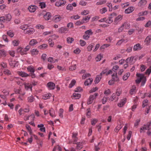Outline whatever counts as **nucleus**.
<instances>
[{
    "mask_svg": "<svg viewBox=\"0 0 151 151\" xmlns=\"http://www.w3.org/2000/svg\"><path fill=\"white\" fill-rule=\"evenodd\" d=\"M123 15H119L116 17L114 20V24H119L120 21L122 19Z\"/></svg>",
    "mask_w": 151,
    "mask_h": 151,
    "instance_id": "nucleus-8",
    "label": "nucleus"
},
{
    "mask_svg": "<svg viewBox=\"0 0 151 151\" xmlns=\"http://www.w3.org/2000/svg\"><path fill=\"white\" fill-rule=\"evenodd\" d=\"M85 34L89 35L90 36V35L93 34V33L92 31V30L90 29L86 31L85 32Z\"/></svg>",
    "mask_w": 151,
    "mask_h": 151,
    "instance_id": "nucleus-48",
    "label": "nucleus"
},
{
    "mask_svg": "<svg viewBox=\"0 0 151 151\" xmlns=\"http://www.w3.org/2000/svg\"><path fill=\"white\" fill-rule=\"evenodd\" d=\"M69 31V29L65 27H62L58 29V32L61 34H66Z\"/></svg>",
    "mask_w": 151,
    "mask_h": 151,
    "instance_id": "nucleus-5",
    "label": "nucleus"
},
{
    "mask_svg": "<svg viewBox=\"0 0 151 151\" xmlns=\"http://www.w3.org/2000/svg\"><path fill=\"white\" fill-rule=\"evenodd\" d=\"M151 41V35H149L147 36L145 40V42H146L147 44L148 45H149Z\"/></svg>",
    "mask_w": 151,
    "mask_h": 151,
    "instance_id": "nucleus-27",
    "label": "nucleus"
},
{
    "mask_svg": "<svg viewBox=\"0 0 151 151\" xmlns=\"http://www.w3.org/2000/svg\"><path fill=\"white\" fill-rule=\"evenodd\" d=\"M48 61L50 63H54L58 61L57 59H54L53 58L51 57H49L47 59Z\"/></svg>",
    "mask_w": 151,
    "mask_h": 151,
    "instance_id": "nucleus-34",
    "label": "nucleus"
},
{
    "mask_svg": "<svg viewBox=\"0 0 151 151\" xmlns=\"http://www.w3.org/2000/svg\"><path fill=\"white\" fill-rule=\"evenodd\" d=\"M6 20L8 21H10L12 19L11 15L9 14H7L5 15Z\"/></svg>",
    "mask_w": 151,
    "mask_h": 151,
    "instance_id": "nucleus-41",
    "label": "nucleus"
},
{
    "mask_svg": "<svg viewBox=\"0 0 151 151\" xmlns=\"http://www.w3.org/2000/svg\"><path fill=\"white\" fill-rule=\"evenodd\" d=\"M107 11V9L106 7H104L100 9V13L101 14L105 13Z\"/></svg>",
    "mask_w": 151,
    "mask_h": 151,
    "instance_id": "nucleus-46",
    "label": "nucleus"
},
{
    "mask_svg": "<svg viewBox=\"0 0 151 151\" xmlns=\"http://www.w3.org/2000/svg\"><path fill=\"white\" fill-rule=\"evenodd\" d=\"M40 6L41 8H45L46 6L44 2H40Z\"/></svg>",
    "mask_w": 151,
    "mask_h": 151,
    "instance_id": "nucleus-64",
    "label": "nucleus"
},
{
    "mask_svg": "<svg viewBox=\"0 0 151 151\" xmlns=\"http://www.w3.org/2000/svg\"><path fill=\"white\" fill-rule=\"evenodd\" d=\"M9 63L10 66L12 68L17 66L18 65L17 62L15 61L9 60Z\"/></svg>",
    "mask_w": 151,
    "mask_h": 151,
    "instance_id": "nucleus-15",
    "label": "nucleus"
},
{
    "mask_svg": "<svg viewBox=\"0 0 151 151\" xmlns=\"http://www.w3.org/2000/svg\"><path fill=\"white\" fill-rule=\"evenodd\" d=\"M136 75L138 78L135 80V82L136 83L138 84L140 82L143 78H144V75L142 74L137 73Z\"/></svg>",
    "mask_w": 151,
    "mask_h": 151,
    "instance_id": "nucleus-9",
    "label": "nucleus"
},
{
    "mask_svg": "<svg viewBox=\"0 0 151 151\" xmlns=\"http://www.w3.org/2000/svg\"><path fill=\"white\" fill-rule=\"evenodd\" d=\"M133 7L131 6L126 9L125 11V12L126 14H129L132 12L134 10Z\"/></svg>",
    "mask_w": 151,
    "mask_h": 151,
    "instance_id": "nucleus-16",
    "label": "nucleus"
},
{
    "mask_svg": "<svg viewBox=\"0 0 151 151\" xmlns=\"http://www.w3.org/2000/svg\"><path fill=\"white\" fill-rule=\"evenodd\" d=\"M127 101V99L126 98H124L122 99L117 104L118 106L119 107H122L126 103Z\"/></svg>",
    "mask_w": 151,
    "mask_h": 151,
    "instance_id": "nucleus-11",
    "label": "nucleus"
},
{
    "mask_svg": "<svg viewBox=\"0 0 151 151\" xmlns=\"http://www.w3.org/2000/svg\"><path fill=\"white\" fill-rule=\"evenodd\" d=\"M31 54L32 55H36L38 53V51L36 49H34L30 51Z\"/></svg>",
    "mask_w": 151,
    "mask_h": 151,
    "instance_id": "nucleus-29",
    "label": "nucleus"
},
{
    "mask_svg": "<svg viewBox=\"0 0 151 151\" xmlns=\"http://www.w3.org/2000/svg\"><path fill=\"white\" fill-rule=\"evenodd\" d=\"M124 28L126 29H128L130 27V24L127 22H125L122 24Z\"/></svg>",
    "mask_w": 151,
    "mask_h": 151,
    "instance_id": "nucleus-31",
    "label": "nucleus"
},
{
    "mask_svg": "<svg viewBox=\"0 0 151 151\" xmlns=\"http://www.w3.org/2000/svg\"><path fill=\"white\" fill-rule=\"evenodd\" d=\"M20 43L19 40H14L12 41V44L14 46H17Z\"/></svg>",
    "mask_w": 151,
    "mask_h": 151,
    "instance_id": "nucleus-30",
    "label": "nucleus"
},
{
    "mask_svg": "<svg viewBox=\"0 0 151 151\" xmlns=\"http://www.w3.org/2000/svg\"><path fill=\"white\" fill-rule=\"evenodd\" d=\"M116 13H113L111 14L110 17H109L107 19L106 18V23L108 24L112 23L113 22V19H112L113 17H114L116 16Z\"/></svg>",
    "mask_w": 151,
    "mask_h": 151,
    "instance_id": "nucleus-4",
    "label": "nucleus"
},
{
    "mask_svg": "<svg viewBox=\"0 0 151 151\" xmlns=\"http://www.w3.org/2000/svg\"><path fill=\"white\" fill-rule=\"evenodd\" d=\"M9 53L10 55L12 57H14L15 56V51L14 50H9Z\"/></svg>",
    "mask_w": 151,
    "mask_h": 151,
    "instance_id": "nucleus-63",
    "label": "nucleus"
},
{
    "mask_svg": "<svg viewBox=\"0 0 151 151\" xmlns=\"http://www.w3.org/2000/svg\"><path fill=\"white\" fill-rule=\"evenodd\" d=\"M38 42L35 39H33L31 40L29 42V45L31 46H34Z\"/></svg>",
    "mask_w": 151,
    "mask_h": 151,
    "instance_id": "nucleus-20",
    "label": "nucleus"
},
{
    "mask_svg": "<svg viewBox=\"0 0 151 151\" xmlns=\"http://www.w3.org/2000/svg\"><path fill=\"white\" fill-rule=\"evenodd\" d=\"M105 95L106 96H108L111 93V91L109 89L105 90L104 92Z\"/></svg>",
    "mask_w": 151,
    "mask_h": 151,
    "instance_id": "nucleus-56",
    "label": "nucleus"
},
{
    "mask_svg": "<svg viewBox=\"0 0 151 151\" xmlns=\"http://www.w3.org/2000/svg\"><path fill=\"white\" fill-rule=\"evenodd\" d=\"M147 1L145 0H141L138 3L139 6L143 7L146 4Z\"/></svg>",
    "mask_w": 151,
    "mask_h": 151,
    "instance_id": "nucleus-21",
    "label": "nucleus"
},
{
    "mask_svg": "<svg viewBox=\"0 0 151 151\" xmlns=\"http://www.w3.org/2000/svg\"><path fill=\"white\" fill-rule=\"evenodd\" d=\"M38 9V7L35 5H31L29 6L28 9L29 11L31 13L34 12Z\"/></svg>",
    "mask_w": 151,
    "mask_h": 151,
    "instance_id": "nucleus-7",
    "label": "nucleus"
},
{
    "mask_svg": "<svg viewBox=\"0 0 151 151\" xmlns=\"http://www.w3.org/2000/svg\"><path fill=\"white\" fill-rule=\"evenodd\" d=\"M90 19V17L88 16L85 17L82 20V22L83 23L89 21Z\"/></svg>",
    "mask_w": 151,
    "mask_h": 151,
    "instance_id": "nucleus-37",
    "label": "nucleus"
},
{
    "mask_svg": "<svg viewBox=\"0 0 151 151\" xmlns=\"http://www.w3.org/2000/svg\"><path fill=\"white\" fill-rule=\"evenodd\" d=\"M61 18V17L60 15H56L53 17V20L55 22H58L60 21Z\"/></svg>",
    "mask_w": 151,
    "mask_h": 151,
    "instance_id": "nucleus-18",
    "label": "nucleus"
},
{
    "mask_svg": "<svg viewBox=\"0 0 151 151\" xmlns=\"http://www.w3.org/2000/svg\"><path fill=\"white\" fill-rule=\"evenodd\" d=\"M26 127L27 129L28 130L30 134L31 135L32 134V131L31 129V128L30 126L29 125H26Z\"/></svg>",
    "mask_w": 151,
    "mask_h": 151,
    "instance_id": "nucleus-51",
    "label": "nucleus"
},
{
    "mask_svg": "<svg viewBox=\"0 0 151 151\" xmlns=\"http://www.w3.org/2000/svg\"><path fill=\"white\" fill-rule=\"evenodd\" d=\"M103 58V55L102 54H100L97 55L95 58L96 61L98 62L100 61Z\"/></svg>",
    "mask_w": 151,
    "mask_h": 151,
    "instance_id": "nucleus-42",
    "label": "nucleus"
},
{
    "mask_svg": "<svg viewBox=\"0 0 151 151\" xmlns=\"http://www.w3.org/2000/svg\"><path fill=\"white\" fill-rule=\"evenodd\" d=\"M107 0H100L99 1L97 2L96 4L97 5H101L105 3Z\"/></svg>",
    "mask_w": 151,
    "mask_h": 151,
    "instance_id": "nucleus-39",
    "label": "nucleus"
},
{
    "mask_svg": "<svg viewBox=\"0 0 151 151\" xmlns=\"http://www.w3.org/2000/svg\"><path fill=\"white\" fill-rule=\"evenodd\" d=\"M122 128V126L121 124L118 125L115 128V131L116 132H117L119 130L121 129Z\"/></svg>",
    "mask_w": 151,
    "mask_h": 151,
    "instance_id": "nucleus-52",
    "label": "nucleus"
},
{
    "mask_svg": "<svg viewBox=\"0 0 151 151\" xmlns=\"http://www.w3.org/2000/svg\"><path fill=\"white\" fill-rule=\"evenodd\" d=\"M93 80L92 78H88L84 82V85L85 86H88L91 84L93 81Z\"/></svg>",
    "mask_w": 151,
    "mask_h": 151,
    "instance_id": "nucleus-26",
    "label": "nucleus"
},
{
    "mask_svg": "<svg viewBox=\"0 0 151 151\" xmlns=\"http://www.w3.org/2000/svg\"><path fill=\"white\" fill-rule=\"evenodd\" d=\"M29 27V26L27 24H23L20 27V29H22L24 31L26 30L27 28Z\"/></svg>",
    "mask_w": 151,
    "mask_h": 151,
    "instance_id": "nucleus-43",
    "label": "nucleus"
},
{
    "mask_svg": "<svg viewBox=\"0 0 151 151\" xmlns=\"http://www.w3.org/2000/svg\"><path fill=\"white\" fill-rule=\"evenodd\" d=\"M148 101L147 100H145L143 101L142 107L143 108L145 107L148 104Z\"/></svg>",
    "mask_w": 151,
    "mask_h": 151,
    "instance_id": "nucleus-60",
    "label": "nucleus"
},
{
    "mask_svg": "<svg viewBox=\"0 0 151 151\" xmlns=\"http://www.w3.org/2000/svg\"><path fill=\"white\" fill-rule=\"evenodd\" d=\"M80 43L81 46H84L86 44V42L83 40H80Z\"/></svg>",
    "mask_w": 151,
    "mask_h": 151,
    "instance_id": "nucleus-59",
    "label": "nucleus"
},
{
    "mask_svg": "<svg viewBox=\"0 0 151 151\" xmlns=\"http://www.w3.org/2000/svg\"><path fill=\"white\" fill-rule=\"evenodd\" d=\"M122 93V90L121 89L119 88L117 89L116 94L118 96H119Z\"/></svg>",
    "mask_w": 151,
    "mask_h": 151,
    "instance_id": "nucleus-53",
    "label": "nucleus"
},
{
    "mask_svg": "<svg viewBox=\"0 0 151 151\" xmlns=\"http://www.w3.org/2000/svg\"><path fill=\"white\" fill-rule=\"evenodd\" d=\"M47 44H44L39 46L40 48L42 49H45L47 47Z\"/></svg>",
    "mask_w": 151,
    "mask_h": 151,
    "instance_id": "nucleus-61",
    "label": "nucleus"
},
{
    "mask_svg": "<svg viewBox=\"0 0 151 151\" xmlns=\"http://www.w3.org/2000/svg\"><path fill=\"white\" fill-rule=\"evenodd\" d=\"M35 99L33 96L32 95H31V96L28 97L27 98V100L29 102H32Z\"/></svg>",
    "mask_w": 151,
    "mask_h": 151,
    "instance_id": "nucleus-44",
    "label": "nucleus"
},
{
    "mask_svg": "<svg viewBox=\"0 0 151 151\" xmlns=\"http://www.w3.org/2000/svg\"><path fill=\"white\" fill-rule=\"evenodd\" d=\"M74 39L73 38L68 37L67 39V41L68 43H71L73 41Z\"/></svg>",
    "mask_w": 151,
    "mask_h": 151,
    "instance_id": "nucleus-55",
    "label": "nucleus"
},
{
    "mask_svg": "<svg viewBox=\"0 0 151 151\" xmlns=\"http://www.w3.org/2000/svg\"><path fill=\"white\" fill-rule=\"evenodd\" d=\"M4 74L8 76L11 75V72L10 71L7 69H5L4 71Z\"/></svg>",
    "mask_w": 151,
    "mask_h": 151,
    "instance_id": "nucleus-45",
    "label": "nucleus"
},
{
    "mask_svg": "<svg viewBox=\"0 0 151 151\" xmlns=\"http://www.w3.org/2000/svg\"><path fill=\"white\" fill-rule=\"evenodd\" d=\"M115 99H116V101H117L119 99V98L118 97L116 98V94L114 93L112 94L111 96L109 98V101H112Z\"/></svg>",
    "mask_w": 151,
    "mask_h": 151,
    "instance_id": "nucleus-22",
    "label": "nucleus"
},
{
    "mask_svg": "<svg viewBox=\"0 0 151 151\" xmlns=\"http://www.w3.org/2000/svg\"><path fill=\"white\" fill-rule=\"evenodd\" d=\"M142 81L141 84V86H143L145 84L146 81V77L144 75V78L142 80Z\"/></svg>",
    "mask_w": 151,
    "mask_h": 151,
    "instance_id": "nucleus-57",
    "label": "nucleus"
},
{
    "mask_svg": "<svg viewBox=\"0 0 151 151\" xmlns=\"http://www.w3.org/2000/svg\"><path fill=\"white\" fill-rule=\"evenodd\" d=\"M141 49L140 45L138 43L134 45L133 47V50L134 51L139 50Z\"/></svg>",
    "mask_w": 151,
    "mask_h": 151,
    "instance_id": "nucleus-28",
    "label": "nucleus"
},
{
    "mask_svg": "<svg viewBox=\"0 0 151 151\" xmlns=\"http://www.w3.org/2000/svg\"><path fill=\"white\" fill-rule=\"evenodd\" d=\"M73 9V7L72 6L71 4H68L66 6V9L67 10H68L70 11H72Z\"/></svg>",
    "mask_w": 151,
    "mask_h": 151,
    "instance_id": "nucleus-47",
    "label": "nucleus"
},
{
    "mask_svg": "<svg viewBox=\"0 0 151 151\" xmlns=\"http://www.w3.org/2000/svg\"><path fill=\"white\" fill-rule=\"evenodd\" d=\"M93 47V44L89 45L87 47V50L88 51H91L92 50V48Z\"/></svg>",
    "mask_w": 151,
    "mask_h": 151,
    "instance_id": "nucleus-54",
    "label": "nucleus"
},
{
    "mask_svg": "<svg viewBox=\"0 0 151 151\" xmlns=\"http://www.w3.org/2000/svg\"><path fill=\"white\" fill-rule=\"evenodd\" d=\"M7 35L11 37H12L14 36V34L13 32L10 31H8L7 32Z\"/></svg>",
    "mask_w": 151,
    "mask_h": 151,
    "instance_id": "nucleus-58",
    "label": "nucleus"
},
{
    "mask_svg": "<svg viewBox=\"0 0 151 151\" xmlns=\"http://www.w3.org/2000/svg\"><path fill=\"white\" fill-rule=\"evenodd\" d=\"M73 96L74 97V99H78L81 97V95L78 93H74L73 94Z\"/></svg>",
    "mask_w": 151,
    "mask_h": 151,
    "instance_id": "nucleus-35",
    "label": "nucleus"
},
{
    "mask_svg": "<svg viewBox=\"0 0 151 151\" xmlns=\"http://www.w3.org/2000/svg\"><path fill=\"white\" fill-rule=\"evenodd\" d=\"M134 58L135 57L133 56H131L130 57L128 58L126 60V62L127 63H129L131 65L133 64L136 61Z\"/></svg>",
    "mask_w": 151,
    "mask_h": 151,
    "instance_id": "nucleus-2",
    "label": "nucleus"
},
{
    "mask_svg": "<svg viewBox=\"0 0 151 151\" xmlns=\"http://www.w3.org/2000/svg\"><path fill=\"white\" fill-rule=\"evenodd\" d=\"M24 87L25 88L26 90H30L32 91V85L29 83H25Z\"/></svg>",
    "mask_w": 151,
    "mask_h": 151,
    "instance_id": "nucleus-13",
    "label": "nucleus"
},
{
    "mask_svg": "<svg viewBox=\"0 0 151 151\" xmlns=\"http://www.w3.org/2000/svg\"><path fill=\"white\" fill-rule=\"evenodd\" d=\"M66 2L65 1L60 0L56 2L55 5L58 7L62 6H64L66 3Z\"/></svg>",
    "mask_w": 151,
    "mask_h": 151,
    "instance_id": "nucleus-6",
    "label": "nucleus"
},
{
    "mask_svg": "<svg viewBox=\"0 0 151 151\" xmlns=\"http://www.w3.org/2000/svg\"><path fill=\"white\" fill-rule=\"evenodd\" d=\"M35 31V30L32 28H27L26 30L24 31L25 33L30 35L32 34Z\"/></svg>",
    "mask_w": 151,
    "mask_h": 151,
    "instance_id": "nucleus-14",
    "label": "nucleus"
},
{
    "mask_svg": "<svg viewBox=\"0 0 151 151\" xmlns=\"http://www.w3.org/2000/svg\"><path fill=\"white\" fill-rule=\"evenodd\" d=\"M51 13L50 12H47L44 16V18L46 20H48L51 18Z\"/></svg>",
    "mask_w": 151,
    "mask_h": 151,
    "instance_id": "nucleus-23",
    "label": "nucleus"
},
{
    "mask_svg": "<svg viewBox=\"0 0 151 151\" xmlns=\"http://www.w3.org/2000/svg\"><path fill=\"white\" fill-rule=\"evenodd\" d=\"M151 73V66H150L146 70L145 72V74H148L150 75V74Z\"/></svg>",
    "mask_w": 151,
    "mask_h": 151,
    "instance_id": "nucleus-62",
    "label": "nucleus"
},
{
    "mask_svg": "<svg viewBox=\"0 0 151 151\" xmlns=\"http://www.w3.org/2000/svg\"><path fill=\"white\" fill-rule=\"evenodd\" d=\"M76 83V81L74 79H73L72 80L70 83V84L69 87L70 88H72L75 85Z\"/></svg>",
    "mask_w": 151,
    "mask_h": 151,
    "instance_id": "nucleus-40",
    "label": "nucleus"
},
{
    "mask_svg": "<svg viewBox=\"0 0 151 151\" xmlns=\"http://www.w3.org/2000/svg\"><path fill=\"white\" fill-rule=\"evenodd\" d=\"M98 95V94L97 93H95L93 95H91L87 102V104L88 105L91 104L93 100L95 99Z\"/></svg>",
    "mask_w": 151,
    "mask_h": 151,
    "instance_id": "nucleus-1",
    "label": "nucleus"
},
{
    "mask_svg": "<svg viewBox=\"0 0 151 151\" xmlns=\"http://www.w3.org/2000/svg\"><path fill=\"white\" fill-rule=\"evenodd\" d=\"M51 96L50 93H48L43 94L42 96V98L44 100H46L50 99Z\"/></svg>",
    "mask_w": 151,
    "mask_h": 151,
    "instance_id": "nucleus-19",
    "label": "nucleus"
},
{
    "mask_svg": "<svg viewBox=\"0 0 151 151\" xmlns=\"http://www.w3.org/2000/svg\"><path fill=\"white\" fill-rule=\"evenodd\" d=\"M112 80L115 82L119 81V79L116 73H115L112 75Z\"/></svg>",
    "mask_w": 151,
    "mask_h": 151,
    "instance_id": "nucleus-25",
    "label": "nucleus"
},
{
    "mask_svg": "<svg viewBox=\"0 0 151 151\" xmlns=\"http://www.w3.org/2000/svg\"><path fill=\"white\" fill-rule=\"evenodd\" d=\"M101 78V75H98L97 76L94 82L95 83H98L100 81Z\"/></svg>",
    "mask_w": 151,
    "mask_h": 151,
    "instance_id": "nucleus-33",
    "label": "nucleus"
},
{
    "mask_svg": "<svg viewBox=\"0 0 151 151\" xmlns=\"http://www.w3.org/2000/svg\"><path fill=\"white\" fill-rule=\"evenodd\" d=\"M16 51L18 53H19L22 55H26V52H24V50H22V48L20 47H19L16 49Z\"/></svg>",
    "mask_w": 151,
    "mask_h": 151,
    "instance_id": "nucleus-12",
    "label": "nucleus"
},
{
    "mask_svg": "<svg viewBox=\"0 0 151 151\" xmlns=\"http://www.w3.org/2000/svg\"><path fill=\"white\" fill-rule=\"evenodd\" d=\"M27 70L29 72L31 73H34L35 71V69L32 65H30L27 68Z\"/></svg>",
    "mask_w": 151,
    "mask_h": 151,
    "instance_id": "nucleus-24",
    "label": "nucleus"
},
{
    "mask_svg": "<svg viewBox=\"0 0 151 151\" xmlns=\"http://www.w3.org/2000/svg\"><path fill=\"white\" fill-rule=\"evenodd\" d=\"M151 122H149L147 124L145 125V124L143 127L141 128L140 130V133L142 132L143 130H149V128L150 126L151 125Z\"/></svg>",
    "mask_w": 151,
    "mask_h": 151,
    "instance_id": "nucleus-3",
    "label": "nucleus"
},
{
    "mask_svg": "<svg viewBox=\"0 0 151 151\" xmlns=\"http://www.w3.org/2000/svg\"><path fill=\"white\" fill-rule=\"evenodd\" d=\"M130 75V74L129 73H128L125 75H124L123 77V79L125 81L126 80L128 77Z\"/></svg>",
    "mask_w": 151,
    "mask_h": 151,
    "instance_id": "nucleus-50",
    "label": "nucleus"
},
{
    "mask_svg": "<svg viewBox=\"0 0 151 151\" xmlns=\"http://www.w3.org/2000/svg\"><path fill=\"white\" fill-rule=\"evenodd\" d=\"M47 86L48 88L50 90L54 89L55 87V84L52 82H48L47 84Z\"/></svg>",
    "mask_w": 151,
    "mask_h": 151,
    "instance_id": "nucleus-10",
    "label": "nucleus"
},
{
    "mask_svg": "<svg viewBox=\"0 0 151 151\" xmlns=\"http://www.w3.org/2000/svg\"><path fill=\"white\" fill-rule=\"evenodd\" d=\"M136 87L135 86H133L130 91L129 93L131 95L134 94L136 93Z\"/></svg>",
    "mask_w": 151,
    "mask_h": 151,
    "instance_id": "nucleus-32",
    "label": "nucleus"
},
{
    "mask_svg": "<svg viewBox=\"0 0 151 151\" xmlns=\"http://www.w3.org/2000/svg\"><path fill=\"white\" fill-rule=\"evenodd\" d=\"M49 113L50 116L52 117H55V112L53 109H51L49 110Z\"/></svg>",
    "mask_w": 151,
    "mask_h": 151,
    "instance_id": "nucleus-38",
    "label": "nucleus"
},
{
    "mask_svg": "<svg viewBox=\"0 0 151 151\" xmlns=\"http://www.w3.org/2000/svg\"><path fill=\"white\" fill-rule=\"evenodd\" d=\"M63 110L62 109H60L59 111V115L61 118H63Z\"/></svg>",
    "mask_w": 151,
    "mask_h": 151,
    "instance_id": "nucleus-49",
    "label": "nucleus"
},
{
    "mask_svg": "<svg viewBox=\"0 0 151 151\" xmlns=\"http://www.w3.org/2000/svg\"><path fill=\"white\" fill-rule=\"evenodd\" d=\"M18 73L19 75L23 77H26L29 76V75L28 74L22 71H18Z\"/></svg>",
    "mask_w": 151,
    "mask_h": 151,
    "instance_id": "nucleus-17",
    "label": "nucleus"
},
{
    "mask_svg": "<svg viewBox=\"0 0 151 151\" xmlns=\"http://www.w3.org/2000/svg\"><path fill=\"white\" fill-rule=\"evenodd\" d=\"M6 56L5 51L4 50H0V58L2 57H5Z\"/></svg>",
    "mask_w": 151,
    "mask_h": 151,
    "instance_id": "nucleus-36",
    "label": "nucleus"
}]
</instances>
